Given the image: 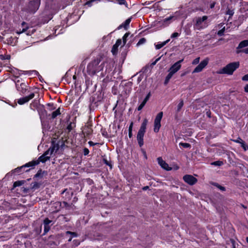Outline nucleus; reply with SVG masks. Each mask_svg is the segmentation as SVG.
I'll return each instance as SVG.
<instances>
[{
  "instance_id": "f257e3e1",
  "label": "nucleus",
  "mask_w": 248,
  "mask_h": 248,
  "mask_svg": "<svg viewBox=\"0 0 248 248\" xmlns=\"http://www.w3.org/2000/svg\"><path fill=\"white\" fill-rule=\"evenodd\" d=\"M55 146L50 147L45 153L39 157V160L29 162L25 165V167L34 166L38 165L40 162L44 163L49 160L54 152Z\"/></svg>"
},
{
  "instance_id": "f03ea898",
  "label": "nucleus",
  "mask_w": 248,
  "mask_h": 248,
  "mask_svg": "<svg viewBox=\"0 0 248 248\" xmlns=\"http://www.w3.org/2000/svg\"><path fill=\"white\" fill-rule=\"evenodd\" d=\"M147 123L148 121L147 119H145L143 120L137 134V139L140 147H141L144 143L143 137L146 132Z\"/></svg>"
},
{
  "instance_id": "7ed1b4c3",
  "label": "nucleus",
  "mask_w": 248,
  "mask_h": 248,
  "mask_svg": "<svg viewBox=\"0 0 248 248\" xmlns=\"http://www.w3.org/2000/svg\"><path fill=\"white\" fill-rule=\"evenodd\" d=\"M239 66V62H238L229 63L222 69L220 73L231 75Z\"/></svg>"
},
{
  "instance_id": "20e7f679",
  "label": "nucleus",
  "mask_w": 248,
  "mask_h": 248,
  "mask_svg": "<svg viewBox=\"0 0 248 248\" xmlns=\"http://www.w3.org/2000/svg\"><path fill=\"white\" fill-rule=\"evenodd\" d=\"M207 18L208 17L206 16H203L202 17L197 18L195 24V29L200 30L207 27L208 26V23L207 22Z\"/></svg>"
},
{
  "instance_id": "39448f33",
  "label": "nucleus",
  "mask_w": 248,
  "mask_h": 248,
  "mask_svg": "<svg viewBox=\"0 0 248 248\" xmlns=\"http://www.w3.org/2000/svg\"><path fill=\"white\" fill-rule=\"evenodd\" d=\"M40 3L41 0H32L31 1L28 5V11L31 13H34L39 9Z\"/></svg>"
},
{
  "instance_id": "423d86ee",
  "label": "nucleus",
  "mask_w": 248,
  "mask_h": 248,
  "mask_svg": "<svg viewBox=\"0 0 248 248\" xmlns=\"http://www.w3.org/2000/svg\"><path fill=\"white\" fill-rule=\"evenodd\" d=\"M163 112H159L156 116L154 123V131L155 133L158 132L161 127V120L163 117Z\"/></svg>"
},
{
  "instance_id": "0eeeda50",
  "label": "nucleus",
  "mask_w": 248,
  "mask_h": 248,
  "mask_svg": "<svg viewBox=\"0 0 248 248\" xmlns=\"http://www.w3.org/2000/svg\"><path fill=\"white\" fill-rule=\"evenodd\" d=\"M209 62V59L205 58L199 64L194 68L192 71V73H198L202 71V70L206 67Z\"/></svg>"
},
{
  "instance_id": "6e6552de",
  "label": "nucleus",
  "mask_w": 248,
  "mask_h": 248,
  "mask_svg": "<svg viewBox=\"0 0 248 248\" xmlns=\"http://www.w3.org/2000/svg\"><path fill=\"white\" fill-rule=\"evenodd\" d=\"M183 61V59H182L176 62L170 68V69L168 70V72L173 75L175 73H176L180 69L181 67V63Z\"/></svg>"
},
{
  "instance_id": "1a4fd4ad",
  "label": "nucleus",
  "mask_w": 248,
  "mask_h": 248,
  "mask_svg": "<svg viewBox=\"0 0 248 248\" xmlns=\"http://www.w3.org/2000/svg\"><path fill=\"white\" fill-rule=\"evenodd\" d=\"M184 181L189 185H193L197 182V179L191 175L186 174L183 176Z\"/></svg>"
},
{
  "instance_id": "9d476101",
  "label": "nucleus",
  "mask_w": 248,
  "mask_h": 248,
  "mask_svg": "<svg viewBox=\"0 0 248 248\" xmlns=\"http://www.w3.org/2000/svg\"><path fill=\"white\" fill-rule=\"evenodd\" d=\"M157 163L162 169L167 170L170 171L172 170V168L169 166V164L166 163L162 157H159L157 158Z\"/></svg>"
},
{
  "instance_id": "9b49d317",
  "label": "nucleus",
  "mask_w": 248,
  "mask_h": 248,
  "mask_svg": "<svg viewBox=\"0 0 248 248\" xmlns=\"http://www.w3.org/2000/svg\"><path fill=\"white\" fill-rule=\"evenodd\" d=\"M34 97V93H31L29 95L21 97L18 99L17 103L18 104L22 105L27 102H28L30 100L32 99Z\"/></svg>"
},
{
  "instance_id": "f8f14e48",
  "label": "nucleus",
  "mask_w": 248,
  "mask_h": 248,
  "mask_svg": "<svg viewBox=\"0 0 248 248\" xmlns=\"http://www.w3.org/2000/svg\"><path fill=\"white\" fill-rule=\"evenodd\" d=\"M216 28L219 30L217 32V35L219 36H222L224 34L225 30L224 24L222 23L218 24Z\"/></svg>"
},
{
  "instance_id": "ddd939ff",
  "label": "nucleus",
  "mask_w": 248,
  "mask_h": 248,
  "mask_svg": "<svg viewBox=\"0 0 248 248\" xmlns=\"http://www.w3.org/2000/svg\"><path fill=\"white\" fill-rule=\"evenodd\" d=\"M87 71L89 74L94 75L95 74L96 70L94 67V63H90L87 67Z\"/></svg>"
},
{
  "instance_id": "4468645a",
  "label": "nucleus",
  "mask_w": 248,
  "mask_h": 248,
  "mask_svg": "<svg viewBox=\"0 0 248 248\" xmlns=\"http://www.w3.org/2000/svg\"><path fill=\"white\" fill-rule=\"evenodd\" d=\"M174 18L173 16H170L168 18H166L161 21L162 25L163 26H167L170 23V21Z\"/></svg>"
},
{
  "instance_id": "2eb2a0df",
  "label": "nucleus",
  "mask_w": 248,
  "mask_h": 248,
  "mask_svg": "<svg viewBox=\"0 0 248 248\" xmlns=\"http://www.w3.org/2000/svg\"><path fill=\"white\" fill-rule=\"evenodd\" d=\"M248 46V40H245L241 41L238 46L237 47V49H240L243 47H246Z\"/></svg>"
},
{
  "instance_id": "dca6fc26",
  "label": "nucleus",
  "mask_w": 248,
  "mask_h": 248,
  "mask_svg": "<svg viewBox=\"0 0 248 248\" xmlns=\"http://www.w3.org/2000/svg\"><path fill=\"white\" fill-rule=\"evenodd\" d=\"M169 41H170V40L168 39V40H167L164 42H163L161 43L155 45V47L156 49H160L163 46H164L168 42H169Z\"/></svg>"
},
{
  "instance_id": "f3484780",
  "label": "nucleus",
  "mask_w": 248,
  "mask_h": 248,
  "mask_svg": "<svg viewBox=\"0 0 248 248\" xmlns=\"http://www.w3.org/2000/svg\"><path fill=\"white\" fill-rule=\"evenodd\" d=\"M172 76H173V75H172L171 74H170V73L169 72V74H168V75L165 78V81H164V84L165 85H167L168 83V82H169L170 79L172 78Z\"/></svg>"
},
{
  "instance_id": "a211bd4d",
  "label": "nucleus",
  "mask_w": 248,
  "mask_h": 248,
  "mask_svg": "<svg viewBox=\"0 0 248 248\" xmlns=\"http://www.w3.org/2000/svg\"><path fill=\"white\" fill-rule=\"evenodd\" d=\"M60 114V108H59L56 111L53 112V113H52V118H55L57 116L59 115Z\"/></svg>"
},
{
  "instance_id": "6ab92c4d",
  "label": "nucleus",
  "mask_w": 248,
  "mask_h": 248,
  "mask_svg": "<svg viewBox=\"0 0 248 248\" xmlns=\"http://www.w3.org/2000/svg\"><path fill=\"white\" fill-rule=\"evenodd\" d=\"M22 26L23 27L22 31H17L16 32L17 33L19 34V33H21V32H24L28 29L27 24L25 22H22Z\"/></svg>"
},
{
  "instance_id": "aec40b11",
  "label": "nucleus",
  "mask_w": 248,
  "mask_h": 248,
  "mask_svg": "<svg viewBox=\"0 0 248 248\" xmlns=\"http://www.w3.org/2000/svg\"><path fill=\"white\" fill-rule=\"evenodd\" d=\"M66 234H70L71 235V237L69 239L68 241H71V240H72V238L73 237H76L77 235V234L75 233V232H69V231H68L66 232Z\"/></svg>"
},
{
  "instance_id": "412c9836",
  "label": "nucleus",
  "mask_w": 248,
  "mask_h": 248,
  "mask_svg": "<svg viewBox=\"0 0 248 248\" xmlns=\"http://www.w3.org/2000/svg\"><path fill=\"white\" fill-rule=\"evenodd\" d=\"M118 46H115V44L113 45L112 49L111 52L113 53V54L115 55L117 53V50H118Z\"/></svg>"
},
{
  "instance_id": "4be33fe9",
  "label": "nucleus",
  "mask_w": 248,
  "mask_h": 248,
  "mask_svg": "<svg viewBox=\"0 0 248 248\" xmlns=\"http://www.w3.org/2000/svg\"><path fill=\"white\" fill-rule=\"evenodd\" d=\"M200 61V58L197 57L194 59L192 62V64L193 65H197V64L199 63Z\"/></svg>"
},
{
  "instance_id": "5701e85b",
  "label": "nucleus",
  "mask_w": 248,
  "mask_h": 248,
  "mask_svg": "<svg viewBox=\"0 0 248 248\" xmlns=\"http://www.w3.org/2000/svg\"><path fill=\"white\" fill-rule=\"evenodd\" d=\"M145 42H146V39L144 38H142L138 42L137 46H139L141 45L144 44Z\"/></svg>"
},
{
  "instance_id": "b1692460",
  "label": "nucleus",
  "mask_w": 248,
  "mask_h": 248,
  "mask_svg": "<svg viewBox=\"0 0 248 248\" xmlns=\"http://www.w3.org/2000/svg\"><path fill=\"white\" fill-rule=\"evenodd\" d=\"M23 184V181H16L14 183V187H16L20 186H21Z\"/></svg>"
},
{
  "instance_id": "393cba45",
  "label": "nucleus",
  "mask_w": 248,
  "mask_h": 248,
  "mask_svg": "<svg viewBox=\"0 0 248 248\" xmlns=\"http://www.w3.org/2000/svg\"><path fill=\"white\" fill-rule=\"evenodd\" d=\"M129 35V33H126L123 36V44H124V45L125 44L126 42V39H127V38L128 37Z\"/></svg>"
},
{
  "instance_id": "a878e982",
  "label": "nucleus",
  "mask_w": 248,
  "mask_h": 248,
  "mask_svg": "<svg viewBox=\"0 0 248 248\" xmlns=\"http://www.w3.org/2000/svg\"><path fill=\"white\" fill-rule=\"evenodd\" d=\"M10 58V56L9 55H0V59L1 60H8Z\"/></svg>"
},
{
  "instance_id": "bb28decb",
  "label": "nucleus",
  "mask_w": 248,
  "mask_h": 248,
  "mask_svg": "<svg viewBox=\"0 0 248 248\" xmlns=\"http://www.w3.org/2000/svg\"><path fill=\"white\" fill-rule=\"evenodd\" d=\"M211 164L215 166H221L223 164V162L220 161H217L212 163Z\"/></svg>"
},
{
  "instance_id": "cd10ccee",
  "label": "nucleus",
  "mask_w": 248,
  "mask_h": 248,
  "mask_svg": "<svg viewBox=\"0 0 248 248\" xmlns=\"http://www.w3.org/2000/svg\"><path fill=\"white\" fill-rule=\"evenodd\" d=\"M130 19H127L125 22H124V27L126 29H127V26H129V24L130 23Z\"/></svg>"
},
{
  "instance_id": "c85d7f7f",
  "label": "nucleus",
  "mask_w": 248,
  "mask_h": 248,
  "mask_svg": "<svg viewBox=\"0 0 248 248\" xmlns=\"http://www.w3.org/2000/svg\"><path fill=\"white\" fill-rule=\"evenodd\" d=\"M145 104H146V103L143 101L142 102L138 107V110H141Z\"/></svg>"
},
{
  "instance_id": "c756f323",
  "label": "nucleus",
  "mask_w": 248,
  "mask_h": 248,
  "mask_svg": "<svg viewBox=\"0 0 248 248\" xmlns=\"http://www.w3.org/2000/svg\"><path fill=\"white\" fill-rule=\"evenodd\" d=\"M240 144L241 145V146L243 147L245 151H246L247 149H248V147L245 144V142L243 140H241V142H240Z\"/></svg>"
},
{
  "instance_id": "7c9ffc66",
  "label": "nucleus",
  "mask_w": 248,
  "mask_h": 248,
  "mask_svg": "<svg viewBox=\"0 0 248 248\" xmlns=\"http://www.w3.org/2000/svg\"><path fill=\"white\" fill-rule=\"evenodd\" d=\"M150 96H151V93H149L147 94V95H146V96L145 97V98H144V99L143 100V101L146 103V102L149 99Z\"/></svg>"
},
{
  "instance_id": "2f4dec72",
  "label": "nucleus",
  "mask_w": 248,
  "mask_h": 248,
  "mask_svg": "<svg viewBox=\"0 0 248 248\" xmlns=\"http://www.w3.org/2000/svg\"><path fill=\"white\" fill-rule=\"evenodd\" d=\"M180 144L185 148H189L190 147V145L188 143H181Z\"/></svg>"
},
{
  "instance_id": "473e14b6",
  "label": "nucleus",
  "mask_w": 248,
  "mask_h": 248,
  "mask_svg": "<svg viewBox=\"0 0 248 248\" xmlns=\"http://www.w3.org/2000/svg\"><path fill=\"white\" fill-rule=\"evenodd\" d=\"M44 222L45 225L48 226L49 224L51 222V221L49 220L48 218H46L44 220Z\"/></svg>"
},
{
  "instance_id": "72a5a7b5",
  "label": "nucleus",
  "mask_w": 248,
  "mask_h": 248,
  "mask_svg": "<svg viewBox=\"0 0 248 248\" xmlns=\"http://www.w3.org/2000/svg\"><path fill=\"white\" fill-rule=\"evenodd\" d=\"M100 0H91L86 2V4L89 5V6H91V3L95 1H99Z\"/></svg>"
},
{
  "instance_id": "f704fd0d",
  "label": "nucleus",
  "mask_w": 248,
  "mask_h": 248,
  "mask_svg": "<svg viewBox=\"0 0 248 248\" xmlns=\"http://www.w3.org/2000/svg\"><path fill=\"white\" fill-rule=\"evenodd\" d=\"M242 79L243 81H248V74L244 76L242 78Z\"/></svg>"
},
{
  "instance_id": "c9c22d12",
  "label": "nucleus",
  "mask_w": 248,
  "mask_h": 248,
  "mask_svg": "<svg viewBox=\"0 0 248 248\" xmlns=\"http://www.w3.org/2000/svg\"><path fill=\"white\" fill-rule=\"evenodd\" d=\"M171 168L174 170H178L179 169V167L177 164H173Z\"/></svg>"
},
{
  "instance_id": "e433bc0d",
  "label": "nucleus",
  "mask_w": 248,
  "mask_h": 248,
  "mask_svg": "<svg viewBox=\"0 0 248 248\" xmlns=\"http://www.w3.org/2000/svg\"><path fill=\"white\" fill-rule=\"evenodd\" d=\"M179 35V34L177 32H174L171 34V38H175L178 37Z\"/></svg>"
},
{
  "instance_id": "4c0bfd02",
  "label": "nucleus",
  "mask_w": 248,
  "mask_h": 248,
  "mask_svg": "<svg viewBox=\"0 0 248 248\" xmlns=\"http://www.w3.org/2000/svg\"><path fill=\"white\" fill-rule=\"evenodd\" d=\"M122 44V41L121 39H118L117 40L115 46H120Z\"/></svg>"
},
{
  "instance_id": "58836bf2",
  "label": "nucleus",
  "mask_w": 248,
  "mask_h": 248,
  "mask_svg": "<svg viewBox=\"0 0 248 248\" xmlns=\"http://www.w3.org/2000/svg\"><path fill=\"white\" fill-rule=\"evenodd\" d=\"M183 106V102H181L178 105V110H179L180 109H181V108H182Z\"/></svg>"
},
{
  "instance_id": "ea45409f",
  "label": "nucleus",
  "mask_w": 248,
  "mask_h": 248,
  "mask_svg": "<svg viewBox=\"0 0 248 248\" xmlns=\"http://www.w3.org/2000/svg\"><path fill=\"white\" fill-rule=\"evenodd\" d=\"M133 126V123L132 122L130 123V124L129 127L128 131H132V128Z\"/></svg>"
},
{
  "instance_id": "a19ab883",
  "label": "nucleus",
  "mask_w": 248,
  "mask_h": 248,
  "mask_svg": "<svg viewBox=\"0 0 248 248\" xmlns=\"http://www.w3.org/2000/svg\"><path fill=\"white\" fill-rule=\"evenodd\" d=\"M244 91L248 93V84H246L244 87Z\"/></svg>"
},
{
  "instance_id": "79ce46f5",
  "label": "nucleus",
  "mask_w": 248,
  "mask_h": 248,
  "mask_svg": "<svg viewBox=\"0 0 248 248\" xmlns=\"http://www.w3.org/2000/svg\"><path fill=\"white\" fill-rule=\"evenodd\" d=\"M49 230V227L48 226L45 225V232H47Z\"/></svg>"
},
{
  "instance_id": "37998d69",
  "label": "nucleus",
  "mask_w": 248,
  "mask_h": 248,
  "mask_svg": "<svg viewBox=\"0 0 248 248\" xmlns=\"http://www.w3.org/2000/svg\"><path fill=\"white\" fill-rule=\"evenodd\" d=\"M89 153V150L88 149L85 148L84 150V155H87Z\"/></svg>"
},
{
  "instance_id": "c03bdc74",
  "label": "nucleus",
  "mask_w": 248,
  "mask_h": 248,
  "mask_svg": "<svg viewBox=\"0 0 248 248\" xmlns=\"http://www.w3.org/2000/svg\"><path fill=\"white\" fill-rule=\"evenodd\" d=\"M128 136L130 138L132 137V131H128Z\"/></svg>"
},
{
  "instance_id": "a18cd8bd",
  "label": "nucleus",
  "mask_w": 248,
  "mask_h": 248,
  "mask_svg": "<svg viewBox=\"0 0 248 248\" xmlns=\"http://www.w3.org/2000/svg\"><path fill=\"white\" fill-rule=\"evenodd\" d=\"M124 2H125V0H120L119 3L120 4H124Z\"/></svg>"
},
{
  "instance_id": "49530a36",
  "label": "nucleus",
  "mask_w": 248,
  "mask_h": 248,
  "mask_svg": "<svg viewBox=\"0 0 248 248\" xmlns=\"http://www.w3.org/2000/svg\"><path fill=\"white\" fill-rule=\"evenodd\" d=\"M243 52L246 54H248V47L244 50Z\"/></svg>"
},
{
  "instance_id": "de8ad7c7",
  "label": "nucleus",
  "mask_w": 248,
  "mask_h": 248,
  "mask_svg": "<svg viewBox=\"0 0 248 248\" xmlns=\"http://www.w3.org/2000/svg\"><path fill=\"white\" fill-rule=\"evenodd\" d=\"M89 144L90 145H92V146H93V145H94V144L92 141H89Z\"/></svg>"
},
{
  "instance_id": "09e8293b",
  "label": "nucleus",
  "mask_w": 248,
  "mask_h": 248,
  "mask_svg": "<svg viewBox=\"0 0 248 248\" xmlns=\"http://www.w3.org/2000/svg\"><path fill=\"white\" fill-rule=\"evenodd\" d=\"M148 188V186H144V187H143L142 189H143V190H147Z\"/></svg>"
},
{
  "instance_id": "8fccbe9b",
  "label": "nucleus",
  "mask_w": 248,
  "mask_h": 248,
  "mask_svg": "<svg viewBox=\"0 0 248 248\" xmlns=\"http://www.w3.org/2000/svg\"><path fill=\"white\" fill-rule=\"evenodd\" d=\"M219 188L223 191L225 190V188L222 186H220Z\"/></svg>"
},
{
  "instance_id": "3c124183",
  "label": "nucleus",
  "mask_w": 248,
  "mask_h": 248,
  "mask_svg": "<svg viewBox=\"0 0 248 248\" xmlns=\"http://www.w3.org/2000/svg\"><path fill=\"white\" fill-rule=\"evenodd\" d=\"M241 140H242L240 139V140H236V142H238V143H240V142H241Z\"/></svg>"
},
{
  "instance_id": "603ef678",
  "label": "nucleus",
  "mask_w": 248,
  "mask_h": 248,
  "mask_svg": "<svg viewBox=\"0 0 248 248\" xmlns=\"http://www.w3.org/2000/svg\"><path fill=\"white\" fill-rule=\"evenodd\" d=\"M246 240H247V242H248V237H247V238H246Z\"/></svg>"
}]
</instances>
